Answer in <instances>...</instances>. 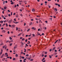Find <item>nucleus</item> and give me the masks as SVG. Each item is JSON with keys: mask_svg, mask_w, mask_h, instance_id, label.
I'll return each instance as SVG.
<instances>
[{"mask_svg": "<svg viewBox=\"0 0 62 62\" xmlns=\"http://www.w3.org/2000/svg\"><path fill=\"white\" fill-rule=\"evenodd\" d=\"M20 15L21 16V17H23V14H20Z\"/></svg>", "mask_w": 62, "mask_h": 62, "instance_id": "obj_28", "label": "nucleus"}, {"mask_svg": "<svg viewBox=\"0 0 62 62\" xmlns=\"http://www.w3.org/2000/svg\"><path fill=\"white\" fill-rule=\"evenodd\" d=\"M30 61H33V59H31L30 60Z\"/></svg>", "mask_w": 62, "mask_h": 62, "instance_id": "obj_40", "label": "nucleus"}, {"mask_svg": "<svg viewBox=\"0 0 62 62\" xmlns=\"http://www.w3.org/2000/svg\"><path fill=\"white\" fill-rule=\"evenodd\" d=\"M32 22H31L30 23V25H31L32 24Z\"/></svg>", "mask_w": 62, "mask_h": 62, "instance_id": "obj_32", "label": "nucleus"}, {"mask_svg": "<svg viewBox=\"0 0 62 62\" xmlns=\"http://www.w3.org/2000/svg\"><path fill=\"white\" fill-rule=\"evenodd\" d=\"M32 12H34L35 11V9H32Z\"/></svg>", "mask_w": 62, "mask_h": 62, "instance_id": "obj_10", "label": "nucleus"}, {"mask_svg": "<svg viewBox=\"0 0 62 62\" xmlns=\"http://www.w3.org/2000/svg\"><path fill=\"white\" fill-rule=\"evenodd\" d=\"M9 58H10V59H11L12 58H11V57H9Z\"/></svg>", "mask_w": 62, "mask_h": 62, "instance_id": "obj_57", "label": "nucleus"}, {"mask_svg": "<svg viewBox=\"0 0 62 62\" xmlns=\"http://www.w3.org/2000/svg\"><path fill=\"white\" fill-rule=\"evenodd\" d=\"M24 50L25 51H24V52H26V49H25V48L24 49Z\"/></svg>", "mask_w": 62, "mask_h": 62, "instance_id": "obj_38", "label": "nucleus"}, {"mask_svg": "<svg viewBox=\"0 0 62 62\" xmlns=\"http://www.w3.org/2000/svg\"><path fill=\"white\" fill-rule=\"evenodd\" d=\"M7 46H5V48H4V49H5V50H6V49H7Z\"/></svg>", "mask_w": 62, "mask_h": 62, "instance_id": "obj_35", "label": "nucleus"}, {"mask_svg": "<svg viewBox=\"0 0 62 62\" xmlns=\"http://www.w3.org/2000/svg\"><path fill=\"white\" fill-rule=\"evenodd\" d=\"M8 34H9V31L8 32Z\"/></svg>", "mask_w": 62, "mask_h": 62, "instance_id": "obj_48", "label": "nucleus"}, {"mask_svg": "<svg viewBox=\"0 0 62 62\" xmlns=\"http://www.w3.org/2000/svg\"><path fill=\"white\" fill-rule=\"evenodd\" d=\"M10 21H11V22H12L13 21L12 20V19H11V20H10Z\"/></svg>", "mask_w": 62, "mask_h": 62, "instance_id": "obj_61", "label": "nucleus"}, {"mask_svg": "<svg viewBox=\"0 0 62 62\" xmlns=\"http://www.w3.org/2000/svg\"><path fill=\"white\" fill-rule=\"evenodd\" d=\"M16 31H17L18 29V28H17V27H16Z\"/></svg>", "mask_w": 62, "mask_h": 62, "instance_id": "obj_50", "label": "nucleus"}, {"mask_svg": "<svg viewBox=\"0 0 62 62\" xmlns=\"http://www.w3.org/2000/svg\"><path fill=\"white\" fill-rule=\"evenodd\" d=\"M35 20H39V19L37 18H36L35 19Z\"/></svg>", "mask_w": 62, "mask_h": 62, "instance_id": "obj_45", "label": "nucleus"}, {"mask_svg": "<svg viewBox=\"0 0 62 62\" xmlns=\"http://www.w3.org/2000/svg\"><path fill=\"white\" fill-rule=\"evenodd\" d=\"M36 23H39V21H36Z\"/></svg>", "mask_w": 62, "mask_h": 62, "instance_id": "obj_31", "label": "nucleus"}, {"mask_svg": "<svg viewBox=\"0 0 62 62\" xmlns=\"http://www.w3.org/2000/svg\"><path fill=\"white\" fill-rule=\"evenodd\" d=\"M28 37V35H26V37Z\"/></svg>", "mask_w": 62, "mask_h": 62, "instance_id": "obj_64", "label": "nucleus"}, {"mask_svg": "<svg viewBox=\"0 0 62 62\" xmlns=\"http://www.w3.org/2000/svg\"><path fill=\"white\" fill-rule=\"evenodd\" d=\"M24 40H25V39L24 38H23L22 39V40H23V41Z\"/></svg>", "mask_w": 62, "mask_h": 62, "instance_id": "obj_25", "label": "nucleus"}, {"mask_svg": "<svg viewBox=\"0 0 62 62\" xmlns=\"http://www.w3.org/2000/svg\"><path fill=\"white\" fill-rule=\"evenodd\" d=\"M4 9H7V7L5 6L4 7Z\"/></svg>", "mask_w": 62, "mask_h": 62, "instance_id": "obj_17", "label": "nucleus"}, {"mask_svg": "<svg viewBox=\"0 0 62 62\" xmlns=\"http://www.w3.org/2000/svg\"><path fill=\"white\" fill-rule=\"evenodd\" d=\"M13 22L14 23H16V24H17V23H19L18 22Z\"/></svg>", "mask_w": 62, "mask_h": 62, "instance_id": "obj_8", "label": "nucleus"}, {"mask_svg": "<svg viewBox=\"0 0 62 62\" xmlns=\"http://www.w3.org/2000/svg\"><path fill=\"white\" fill-rule=\"evenodd\" d=\"M2 61H5V58H3L2 60Z\"/></svg>", "mask_w": 62, "mask_h": 62, "instance_id": "obj_11", "label": "nucleus"}, {"mask_svg": "<svg viewBox=\"0 0 62 62\" xmlns=\"http://www.w3.org/2000/svg\"><path fill=\"white\" fill-rule=\"evenodd\" d=\"M30 30V29H28L27 30V32H28V31H29Z\"/></svg>", "mask_w": 62, "mask_h": 62, "instance_id": "obj_13", "label": "nucleus"}, {"mask_svg": "<svg viewBox=\"0 0 62 62\" xmlns=\"http://www.w3.org/2000/svg\"><path fill=\"white\" fill-rule=\"evenodd\" d=\"M6 29L7 30H9V29H8V28H7Z\"/></svg>", "mask_w": 62, "mask_h": 62, "instance_id": "obj_60", "label": "nucleus"}, {"mask_svg": "<svg viewBox=\"0 0 62 62\" xmlns=\"http://www.w3.org/2000/svg\"><path fill=\"white\" fill-rule=\"evenodd\" d=\"M1 17H2V18H4V16L3 15L1 16Z\"/></svg>", "mask_w": 62, "mask_h": 62, "instance_id": "obj_59", "label": "nucleus"}, {"mask_svg": "<svg viewBox=\"0 0 62 62\" xmlns=\"http://www.w3.org/2000/svg\"><path fill=\"white\" fill-rule=\"evenodd\" d=\"M22 59H24V57L23 56H22Z\"/></svg>", "mask_w": 62, "mask_h": 62, "instance_id": "obj_29", "label": "nucleus"}, {"mask_svg": "<svg viewBox=\"0 0 62 62\" xmlns=\"http://www.w3.org/2000/svg\"><path fill=\"white\" fill-rule=\"evenodd\" d=\"M22 33H20L17 35V36H18V37H20V36H21V35H22Z\"/></svg>", "mask_w": 62, "mask_h": 62, "instance_id": "obj_3", "label": "nucleus"}, {"mask_svg": "<svg viewBox=\"0 0 62 62\" xmlns=\"http://www.w3.org/2000/svg\"><path fill=\"white\" fill-rule=\"evenodd\" d=\"M32 35L33 36V37H35V35L34 34H32Z\"/></svg>", "mask_w": 62, "mask_h": 62, "instance_id": "obj_23", "label": "nucleus"}, {"mask_svg": "<svg viewBox=\"0 0 62 62\" xmlns=\"http://www.w3.org/2000/svg\"><path fill=\"white\" fill-rule=\"evenodd\" d=\"M45 23H48V22L47 21H45Z\"/></svg>", "mask_w": 62, "mask_h": 62, "instance_id": "obj_56", "label": "nucleus"}, {"mask_svg": "<svg viewBox=\"0 0 62 62\" xmlns=\"http://www.w3.org/2000/svg\"><path fill=\"white\" fill-rule=\"evenodd\" d=\"M40 30V29H39L38 30V31H39Z\"/></svg>", "mask_w": 62, "mask_h": 62, "instance_id": "obj_53", "label": "nucleus"}, {"mask_svg": "<svg viewBox=\"0 0 62 62\" xmlns=\"http://www.w3.org/2000/svg\"><path fill=\"white\" fill-rule=\"evenodd\" d=\"M26 45L27 47H28V45H27V44H26Z\"/></svg>", "mask_w": 62, "mask_h": 62, "instance_id": "obj_49", "label": "nucleus"}, {"mask_svg": "<svg viewBox=\"0 0 62 62\" xmlns=\"http://www.w3.org/2000/svg\"><path fill=\"white\" fill-rule=\"evenodd\" d=\"M9 39L10 40H12V39L11 37H9Z\"/></svg>", "mask_w": 62, "mask_h": 62, "instance_id": "obj_15", "label": "nucleus"}, {"mask_svg": "<svg viewBox=\"0 0 62 62\" xmlns=\"http://www.w3.org/2000/svg\"><path fill=\"white\" fill-rule=\"evenodd\" d=\"M47 29V28L46 27H45L44 28V30H46Z\"/></svg>", "mask_w": 62, "mask_h": 62, "instance_id": "obj_12", "label": "nucleus"}, {"mask_svg": "<svg viewBox=\"0 0 62 62\" xmlns=\"http://www.w3.org/2000/svg\"><path fill=\"white\" fill-rule=\"evenodd\" d=\"M9 23H11V21L9 20V21L8 22Z\"/></svg>", "mask_w": 62, "mask_h": 62, "instance_id": "obj_33", "label": "nucleus"}, {"mask_svg": "<svg viewBox=\"0 0 62 62\" xmlns=\"http://www.w3.org/2000/svg\"><path fill=\"white\" fill-rule=\"evenodd\" d=\"M5 1H4L3 2V4L4 5H5Z\"/></svg>", "mask_w": 62, "mask_h": 62, "instance_id": "obj_46", "label": "nucleus"}, {"mask_svg": "<svg viewBox=\"0 0 62 62\" xmlns=\"http://www.w3.org/2000/svg\"><path fill=\"white\" fill-rule=\"evenodd\" d=\"M21 45H23L24 44H23V42H21Z\"/></svg>", "mask_w": 62, "mask_h": 62, "instance_id": "obj_19", "label": "nucleus"}, {"mask_svg": "<svg viewBox=\"0 0 62 62\" xmlns=\"http://www.w3.org/2000/svg\"><path fill=\"white\" fill-rule=\"evenodd\" d=\"M3 43H2L1 44H0V45H3Z\"/></svg>", "mask_w": 62, "mask_h": 62, "instance_id": "obj_44", "label": "nucleus"}, {"mask_svg": "<svg viewBox=\"0 0 62 62\" xmlns=\"http://www.w3.org/2000/svg\"><path fill=\"white\" fill-rule=\"evenodd\" d=\"M58 7H60V5L59 4H58Z\"/></svg>", "mask_w": 62, "mask_h": 62, "instance_id": "obj_41", "label": "nucleus"}, {"mask_svg": "<svg viewBox=\"0 0 62 62\" xmlns=\"http://www.w3.org/2000/svg\"><path fill=\"white\" fill-rule=\"evenodd\" d=\"M4 54H3L1 56V58H2V57H4Z\"/></svg>", "mask_w": 62, "mask_h": 62, "instance_id": "obj_5", "label": "nucleus"}, {"mask_svg": "<svg viewBox=\"0 0 62 62\" xmlns=\"http://www.w3.org/2000/svg\"><path fill=\"white\" fill-rule=\"evenodd\" d=\"M15 59H16L15 58H14L13 59V60H15Z\"/></svg>", "mask_w": 62, "mask_h": 62, "instance_id": "obj_51", "label": "nucleus"}, {"mask_svg": "<svg viewBox=\"0 0 62 62\" xmlns=\"http://www.w3.org/2000/svg\"><path fill=\"white\" fill-rule=\"evenodd\" d=\"M2 53H3V50L2 49H1L0 52V54H2Z\"/></svg>", "mask_w": 62, "mask_h": 62, "instance_id": "obj_7", "label": "nucleus"}, {"mask_svg": "<svg viewBox=\"0 0 62 62\" xmlns=\"http://www.w3.org/2000/svg\"><path fill=\"white\" fill-rule=\"evenodd\" d=\"M55 5H56V6H57V5H58V4L57 3H55Z\"/></svg>", "mask_w": 62, "mask_h": 62, "instance_id": "obj_43", "label": "nucleus"}, {"mask_svg": "<svg viewBox=\"0 0 62 62\" xmlns=\"http://www.w3.org/2000/svg\"><path fill=\"white\" fill-rule=\"evenodd\" d=\"M28 60H30V58H28Z\"/></svg>", "mask_w": 62, "mask_h": 62, "instance_id": "obj_58", "label": "nucleus"}, {"mask_svg": "<svg viewBox=\"0 0 62 62\" xmlns=\"http://www.w3.org/2000/svg\"><path fill=\"white\" fill-rule=\"evenodd\" d=\"M6 26H8V24H7V23H6Z\"/></svg>", "mask_w": 62, "mask_h": 62, "instance_id": "obj_47", "label": "nucleus"}, {"mask_svg": "<svg viewBox=\"0 0 62 62\" xmlns=\"http://www.w3.org/2000/svg\"><path fill=\"white\" fill-rule=\"evenodd\" d=\"M44 33H43L42 34V35H44Z\"/></svg>", "mask_w": 62, "mask_h": 62, "instance_id": "obj_63", "label": "nucleus"}, {"mask_svg": "<svg viewBox=\"0 0 62 62\" xmlns=\"http://www.w3.org/2000/svg\"><path fill=\"white\" fill-rule=\"evenodd\" d=\"M26 57H27V56H29V55L28 54H27L26 55Z\"/></svg>", "mask_w": 62, "mask_h": 62, "instance_id": "obj_37", "label": "nucleus"}, {"mask_svg": "<svg viewBox=\"0 0 62 62\" xmlns=\"http://www.w3.org/2000/svg\"><path fill=\"white\" fill-rule=\"evenodd\" d=\"M16 57H18V55L17 54H16Z\"/></svg>", "mask_w": 62, "mask_h": 62, "instance_id": "obj_16", "label": "nucleus"}, {"mask_svg": "<svg viewBox=\"0 0 62 62\" xmlns=\"http://www.w3.org/2000/svg\"><path fill=\"white\" fill-rule=\"evenodd\" d=\"M45 60V58H44L42 60V61H43V60Z\"/></svg>", "mask_w": 62, "mask_h": 62, "instance_id": "obj_14", "label": "nucleus"}, {"mask_svg": "<svg viewBox=\"0 0 62 62\" xmlns=\"http://www.w3.org/2000/svg\"><path fill=\"white\" fill-rule=\"evenodd\" d=\"M57 41H58V40H57L56 41H55L54 43H56Z\"/></svg>", "mask_w": 62, "mask_h": 62, "instance_id": "obj_26", "label": "nucleus"}, {"mask_svg": "<svg viewBox=\"0 0 62 62\" xmlns=\"http://www.w3.org/2000/svg\"><path fill=\"white\" fill-rule=\"evenodd\" d=\"M17 48V45H15V46L14 47V50H15V49Z\"/></svg>", "mask_w": 62, "mask_h": 62, "instance_id": "obj_1", "label": "nucleus"}, {"mask_svg": "<svg viewBox=\"0 0 62 62\" xmlns=\"http://www.w3.org/2000/svg\"><path fill=\"white\" fill-rule=\"evenodd\" d=\"M11 27H12V28H13L15 27V25H11Z\"/></svg>", "mask_w": 62, "mask_h": 62, "instance_id": "obj_9", "label": "nucleus"}, {"mask_svg": "<svg viewBox=\"0 0 62 62\" xmlns=\"http://www.w3.org/2000/svg\"><path fill=\"white\" fill-rule=\"evenodd\" d=\"M47 54V52H45V54Z\"/></svg>", "mask_w": 62, "mask_h": 62, "instance_id": "obj_27", "label": "nucleus"}, {"mask_svg": "<svg viewBox=\"0 0 62 62\" xmlns=\"http://www.w3.org/2000/svg\"><path fill=\"white\" fill-rule=\"evenodd\" d=\"M19 3H21V2H23V1H19Z\"/></svg>", "mask_w": 62, "mask_h": 62, "instance_id": "obj_42", "label": "nucleus"}, {"mask_svg": "<svg viewBox=\"0 0 62 62\" xmlns=\"http://www.w3.org/2000/svg\"><path fill=\"white\" fill-rule=\"evenodd\" d=\"M54 9H55L54 11H55V12L56 11H57V9L56 8H54Z\"/></svg>", "mask_w": 62, "mask_h": 62, "instance_id": "obj_6", "label": "nucleus"}, {"mask_svg": "<svg viewBox=\"0 0 62 62\" xmlns=\"http://www.w3.org/2000/svg\"><path fill=\"white\" fill-rule=\"evenodd\" d=\"M25 41L26 42H27V39H26L25 40Z\"/></svg>", "mask_w": 62, "mask_h": 62, "instance_id": "obj_54", "label": "nucleus"}, {"mask_svg": "<svg viewBox=\"0 0 62 62\" xmlns=\"http://www.w3.org/2000/svg\"><path fill=\"white\" fill-rule=\"evenodd\" d=\"M39 27H41V24H40L39 25Z\"/></svg>", "mask_w": 62, "mask_h": 62, "instance_id": "obj_21", "label": "nucleus"}, {"mask_svg": "<svg viewBox=\"0 0 62 62\" xmlns=\"http://www.w3.org/2000/svg\"><path fill=\"white\" fill-rule=\"evenodd\" d=\"M32 29H34V30H35L36 29V28H35V27H32L31 28Z\"/></svg>", "mask_w": 62, "mask_h": 62, "instance_id": "obj_4", "label": "nucleus"}, {"mask_svg": "<svg viewBox=\"0 0 62 62\" xmlns=\"http://www.w3.org/2000/svg\"><path fill=\"white\" fill-rule=\"evenodd\" d=\"M1 32L2 33H6V31L4 30H3Z\"/></svg>", "mask_w": 62, "mask_h": 62, "instance_id": "obj_2", "label": "nucleus"}, {"mask_svg": "<svg viewBox=\"0 0 62 62\" xmlns=\"http://www.w3.org/2000/svg\"><path fill=\"white\" fill-rule=\"evenodd\" d=\"M11 41H12V42H13V40H11V41H9V42H8L9 43H10L11 42Z\"/></svg>", "mask_w": 62, "mask_h": 62, "instance_id": "obj_22", "label": "nucleus"}, {"mask_svg": "<svg viewBox=\"0 0 62 62\" xmlns=\"http://www.w3.org/2000/svg\"><path fill=\"white\" fill-rule=\"evenodd\" d=\"M8 11L9 12H10V11H9V10H8Z\"/></svg>", "mask_w": 62, "mask_h": 62, "instance_id": "obj_52", "label": "nucleus"}, {"mask_svg": "<svg viewBox=\"0 0 62 62\" xmlns=\"http://www.w3.org/2000/svg\"><path fill=\"white\" fill-rule=\"evenodd\" d=\"M49 8H51V6H49V5H48Z\"/></svg>", "mask_w": 62, "mask_h": 62, "instance_id": "obj_24", "label": "nucleus"}, {"mask_svg": "<svg viewBox=\"0 0 62 62\" xmlns=\"http://www.w3.org/2000/svg\"><path fill=\"white\" fill-rule=\"evenodd\" d=\"M8 16L9 17H10V14H9L8 15Z\"/></svg>", "mask_w": 62, "mask_h": 62, "instance_id": "obj_55", "label": "nucleus"}, {"mask_svg": "<svg viewBox=\"0 0 62 62\" xmlns=\"http://www.w3.org/2000/svg\"><path fill=\"white\" fill-rule=\"evenodd\" d=\"M12 43H11L10 44V46H12Z\"/></svg>", "mask_w": 62, "mask_h": 62, "instance_id": "obj_18", "label": "nucleus"}, {"mask_svg": "<svg viewBox=\"0 0 62 62\" xmlns=\"http://www.w3.org/2000/svg\"><path fill=\"white\" fill-rule=\"evenodd\" d=\"M5 46H3V49H4V48H5Z\"/></svg>", "mask_w": 62, "mask_h": 62, "instance_id": "obj_39", "label": "nucleus"}, {"mask_svg": "<svg viewBox=\"0 0 62 62\" xmlns=\"http://www.w3.org/2000/svg\"><path fill=\"white\" fill-rule=\"evenodd\" d=\"M49 56L50 58H52V56H51L50 55H49Z\"/></svg>", "mask_w": 62, "mask_h": 62, "instance_id": "obj_30", "label": "nucleus"}, {"mask_svg": "<svg viewBox=\"0 0 62 62\" xmlns=\"http://www.w3.org/2000/svg\"><path fill=\"white\" fill-rule=\"evenodd\" d=\"M14 21L15 22H16V18H15L14 19Z\"/></svg>", "mask_w": 62, "mask_h": 62, "instance_id": "obj_36", "label": "nucleus"}, {"mask_svg": "<svg viewBox=\"0 0 62 62\" xmlns=\"http://www.w3.org/2000/svg\"><path fill=\"white\" fill-rule=\"evenodd\" d=\"M20 62H22V60H20Z\"/></svg>", "mask_w": 62, "mask_h": 62, "instance_id": "obj_62", "label": "nucleus"}, {"mask_svg": "<svg viewBox=\"0 0 62 62\" xmlns=\"http://www.w3.org/2000/svg\"><path fill=\"white\" fill-rule=\"evenodd\" d=\"M55 47H54L53 48V50H55Z\"/></svg>", "mask_w": 62, "mask_h": 62, "instance_id": "obj_20", "label": "nucleus"}, {"mask_svg": "<svg viewBox=\"0 0 62 62\" xmlns=\"http://www.w3.org/2000/svg\"><path fill=\"white\" fill-rule=\"evenodd\" d=\"M9 23H11V21L9 20V21L8 22Z\"/></svg>", "mask_w": 62, "mask_h": 62, "instance_id": "obj_34", "label": "nucleus"}]
</instances>
